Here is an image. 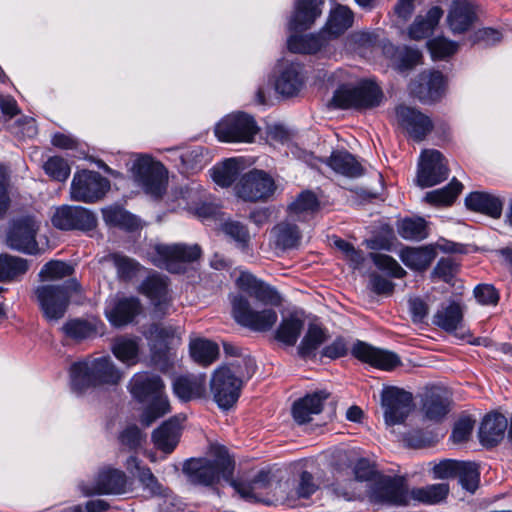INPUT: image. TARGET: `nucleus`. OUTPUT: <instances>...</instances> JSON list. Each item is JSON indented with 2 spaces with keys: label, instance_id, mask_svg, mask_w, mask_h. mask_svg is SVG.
<instances>
[{
  "label": "nucleus",
  "instance_id": "36",
  "mask_svg": "<svg viewBox=\"0 0 512 512\" xmlns=\"http://www.w3.org/2000/svg\"><path fill=\"white\" fill-rule=\"evenodd\" d=\"M379 502L392 506H407L410 503L411 492L396 481L389 480L375 493Z\"/></svg>",
  "mask_w": 512,
  "mask_h": 512
},
{
  "label": "nucleus",
  "instance_id": "63",
  "mask_svg": "<svg viewBox=\"0 0 512 512\" xmlns=\"http://www.w3.org/2000/svg\"><path fill=\"white\" fill-rule=\"evenodd\" d=\"M476 301L480 305L496 306L499 302V293L493 285L479 284L473 291Z\"/></svg>",
  "mask_w": 512,
  "mask_h": 512
},
{
  "label": "nucleus",
  "instance_id": "25",
  "mask_svg": "<svg viewBox=\"0 0 512 512\" xmlns=\"http://www.w3.org/2000/svg\"><path fill=\"white\" fill-rule=\"evenodd\" d=\"M237 282L241 289L246 290L264 305H279L281 303V297L273 287L258 280L250 273H241Z\"/></svg>",
  "mask_w": 512,
  "mask_h": 512
},
{
  "label": "nucleus",
  "instance_id": "43",
  "mask_svg": "<svg viewBox=\"0 0 512 512\" xmlns=\"http://www.w3.org/2000/svg\"><path fill=\"white\" fill-rule=\"evenodd\" d=\"M449 405L450 402L448 398L441 392L431 391L426 395L423 401L422 410L428 420L437 422L447 415L449 412Z\"/></svg>",
  "mask_w": 512,
  "mask_h": 512
},
{
  "label": "nucleus",
  "instance_id": "59",
  "mask_svg": "<svg viewBox=\"0 0 512 512\" xmlns=\"http://www.w3.org/2000/svg\"><path fill=\"white\" fill-rule=\"evenodd\" d=\"M45 173L53 180L64 182L70 175V166L67 161L59 156H52L44 163Z\"/></svg>",
  "mask_w": 512,
  "mask_h": 512
},
{
  "label": "nucleus",
  "instance_id": "32",
  "mask_svg": "<svg viewBox=\"0 0 512 512\" xmlns=\"http://www.w3.org/2000/svg\"><path fill=\"white\" fill-rule=\"evenodd\" d=\"M179 436L180 423L176 418H171L153 432L152 439L158 449L171 453L179 441Z\"/></svg>",
  "mask_w": 512,
  "mask_h": 512
},
{
  "label": "nucleus",
  "instance_id": "45",
  "mask_svg": "<svg viewBox=\"0 0 512 512\" xmlns=\"http://www.w3.org/2000/svg\"><path fill=\"white\" fill-rule=\"evenodd\" d=\"M449 493V485L446 483H437L425 487L414 488L411 490V498L414 501L434 505L446 499Z\"/></svg>",
  "mask_w": 512,
  "mask_h": 512
},
{
  "label": "nucleus",
  "instance_id": "64",
  "mask_svg": "<svg viewBox=\"0 0 512 512\" xmlns=\"http://www.w3.org/2000/svg\"><path fill=\"white\" fill-rule=\"evenodd\" d=\"M119 440L123 446L129 450H136L141 447L145 440V435L136 425L127 426L119 436Z\"/></svg>",
  "mask_w": 512,
  "mask_h": 512
},
{
  "label": "nucleus",
  "instance_id": "34",
  "mask_svg": "<svg viewBox=\"0 0 512 512\" xmlns=\"http://www.w3.org/2000/svg\"><path fill=\"white\" fill-rule=\"evenodd\" d=\"M465 204L472 211L481 212L494 218L499 217L502 212L501 200L485 192L470 193L465 198Z\"/></svg>",
  "mask_w": 512,
  "mask_h": 512
},
{
  "label": "nucleus",
  "instance_id": "37",
  "mask_svg": "<svg viewBox=\"0 0 512 512\" xmlns=\"http://www.w3.org/2000/svg\"><path fill=\"white\" fill-rule=\"evenodd\" d=\"M443 16V10L434 6L426 14V17L418 16L409 27L408 34L413 40H421L428 37Z\"/></svg>",
  "mask_w": 512,
  "mask_h": 512
},
{
  "label": "nucleus",
  "instance_id": "23",
  "mask_svg": "<svg viewBox=\"0 0 512 512\" xmlns=\"http://www.w3.org/2000/svg\"><path fill=\"white\" fill-rule=\"evenodd\" d=\"M477 20L476 7L470 0H453L447 22L454 34H461L470 29Z\"/></svg>",
  "mask_w": 512,
  "mask_h": 512
},
{
  "label": "nucleus",
  "instance_id": "27",
  "mask_svg": "<svg viewBox=\"0 0 512 512\" xmlns=\"http://www.w3.org/2000/svg\"><path fill=\"white\" fill-rule=\"evenodd\" d=\"M304 85L302 68L296 63H287L280 71L275 82L278 93L284 96H294L300 92Z\"/></svg>",
  "mask_w": 512,
  "mask_h": 512
},
{
  "label": "nucleus",
  "instance_id": "22",
  "mask_svg": "<svg viewBox=\"0 0 512 512\" xmlns=\"http://www.w3.org/2000/svg\"><path fill=\"white\" fill-rule=\"evenodd\" d=\"M324 0H296L289 30L298 32L309 29L321 16Z\"/></svg>",
  "mask_w": 512,
  "mask_h": 512
},
{
  "label": "nucleus",
  "instance_id": "38",
  "mask_svg": "<svg viewBox=\"0 0 512 512\" xmlns=\"http://www.w3.org/2000/svg\"><path fill=\"white\" fill-rule=\"evenodd\" d=\"M462 320L463 308L455 301L442 306L433 317V323L447 332L457 330L461 326Z\"/></svg>",
  "mask_w": 512,
  "mask_h": 512
},
{
  "label": "nucleus",
  "instance_id": "62",
  "mask_svg": "<svg viewBox=\"0 0 512 512\" xmlns=\"http://www.w3.org/2000/svg\"><path fill=\"white\" fill-rule=\"evenodd\" d=\"M176 334L175 329L172 326H162L154 324L148 331V338L153 342V350L156 349L157 344L160 346V350L167 348L169 342L174 339Z\"/></svg>",
  "mask_w": 512,
  "mask_h": 512
},
{
  "label": "nucleus",
  "instance_id": "18",
  "mask_svg": "<svg viewBox=\"0 0 512 512\" xmlns=\"http://www.w3.org/2000/svg\"><path fill=\"white\" fill-rule=\"evenodd\" d=\"M129 489L125 473L118 469L106 468L101 470L93 486H81L82 492L89 496L93 494H123Z\"/></svg>",
  "mask_w": 512,
  "mask_h": 512
},
{
  "label": "nucleus",
  "instance_id": "49",
  "mask_svg": "<svg viewBox=\"0 0 512 512\" xmlns=\"http://www.w3.org/2000/svg\"><path fill=\"white\" fill-rule=\"evenodd\" d=\"M27 270V260L10 255L0 256V282L16 280Z\"/></svg>",
  "mask_w": 512,
  "mask_h": 512
},
{
  "label": "nucleus",
  "instance_id": "40",
  "mask_svg": "<svg viewBox=\"0 0 512 512\" xmlns=\"http://www.w3.org/2000/svg\"><path fill=\"white\" fill-rule=\"evenodd\" d=\"M243 170V161L239 158H230L215 165L211 171L213 181L221 187H229Z\"/></svg>",
  "mask_w": 512,
  "mask_h": 512
},
{
  "label": "nucleus",
  "instance_id": "41",
  "mask_svg": "<svg viewBox=\"0 0 512 512\" xmlns=\"http://www.w3.org/2000/svg\"><path fill=\"white\" fill-rule=\"evenodd\" d=\"M326 33L323 30L318 34L303 36H291L288 39V49L294 53L313 54L318 52L327 42Z\"/></svg>",
  "mask_w": 512,
  "mask_h": 512
},
{
  "label": "nucleus",
  "instance_id": "21",
  "mask_svg": "<svg viewBox=\"0 0 512 512\" xmlns=\"http://www.w3.org/2000/svg\"><path fill=\"white\" fill-rule=\"evenodd\" d=\"M140 312L141 304L135 297L115 299L105 307V315L115 327H122L131 323Z\"/></svg>",
  "mask_w": 512,
  "mask_h": 512
},
{
  "label": "nucleus",
  "instance_id": "19",
  "mask_svg": "<svg viewBox=\"0 0 512 512\" xmlns=\"http://www.w3.org/2000/svg\"><path fill=\"white\" fill-rule=\"evenodd\" d=\"M351 353L361 362L382 370H392L401 364L397 354L373 347L363 341H357L353 345Z\"/></svg>",
  "mask_w": 512,
  "mask_h": 512
},
{
  "label": "nucleus",
  "instance_id": "58",
  "mask_svg": "<svg viewBox=\"0 0 512 512\" xmlns=\"http://www.w3.org/2000/svg\"><path fill=\"white\" fill-rule=\"evenodd\" d=\"M109 260L112 261L117 269L119 278L124 280L132 279L140 268L139 263L135 260L119 253L109 255Z\"/></svg>",
  "mask_w": 512,
  "mask_h": 512
},
{
  "label": "nucleus",
  "instance_id": "2",
  "mask_svg": "<svg viewBox=\"0 0 512 512\" xmlns=\"http://www.w3.org/2000/svg\"><path fill=\"white\" fill-rule=\"evenodd\" d=\"M129 391L137 401L148 402L141 415V423L144 426H150L158 418L170 412L165 385L158 375L149 372L135 374L130 380Z\"/></svg>",
  "mask_w": 512,
  "mask_h": 512
},
{
  "label": "nucleus",
  "instance_id": "46",
  "mask_svg": "<svg viewBox=\"0 0 512 512\" xmlns=\"http://www.w3.org/2000/svg\"><path fill=\"white\" fill-rule=\"evenodd\" d=\"M190 354L194 361L207 366L214 362L219 354L216 343L206 339H195L190 342Z\"/></svg>",
  "mask_w": 512,
  "mask_h": 512
},
{
  "label": "nucleus",
  "instance_id": "15",
  "mask_svg": "<svg viewBox=\"0 0 512 512\" xmlns=\"http://www.w3.org/2000/svg\"><path fill=\"white\" fill-rule=\"evenodd\" d=\"M51 221L54 227L66 231H90L97 225V218L90 210L81 206L70 205L56 208Z\"/></svg>",
  "mask_w": 512,
  "mask_h": 512
},
{
  "label": "nucleus",
  "instance_id": "47",
  "mask_svg": "<svg viewBox=\"0 0 512 512\" xmlns=\"http://www.w3.org/2000/svg\"><path fill=\"white\" fill-rule=\"evenodd\" d=\"M326 340V332L321 327L310 325L298 347L299 355L303 358L314 357L317 349Z\"/></svg>",
  "mask_w": 512,
  "mask_h": 512
},
{
  "label": "nucleus",
  "instance_id": "33",
  "mask_svg": "<svg viewBox=\"0 0 512 512\" xmlns=\"http://www.w3.org/2000/svg\"><path fill=\"white\" fill-rule=\"evenodd\" d=\"M326 164L336 173L356 178L363 174L361 164L347 151H334L326 160Z\"/></svg>",
  "mask_w": 512,
  "mask_h": 512
},
{
  "label": "nucleus",
  "instance_id": "35",
  "mask_svg": "<svg viewBox=\"0 0 512 512\" xmlns=\"http://www.w3.org/2000/svg\"><path fill=\"white\" fill-rule=\"evenodd\" d=\"M353 20L352 10L347 6L338 4L330 11L323 32L330 37H338L352 26Z\"/></svg>",
  "mask_w": 512,
  "mask_h": 512
},
{
  "label": "nucleus",
  "instance_id": "12",
  "mask_svg": "<svg viewBox=\"0 0 512 512\" xmlns=\"http://www.w3.org/2000/svg\"><path fill=\"white\" fill-rule=\"evenodd\" d=\"M257 132L253 117L242 112L226 116L215 128V135L222 142H252Z\"/></svg>",
  "mask_w": 512,
  "mask_h": 512
},
{
  "label": "nucleus",
  "instance_id": "54",
  "mask_svg": "<svg viewBox=\"0 0 512 512\" xmlns=\"http://www.w3.org/2000/svg\"><path fill=\"white\" fill-rule=\"evenodd\" d=\"M221 231L231 238L237 246L245 250L249 246L250 234L247 227L239 221L228 220L221 224Z\"/></svg>",
  "mask_w": 512,
  "mask_h": 512
},
{
  "label": "nucleus",
  "instance_id": "52",
  "mask_svg": "<svg viewBox=\"0 0 512 512\" xmlns=\"http://www.w3.org/2000/svg\"><path fill=\"white\" fill-rule=\"evenodd\" d=\"M64 333L75 340H83L95 336L98 333L97 323L87 320H70L63 326Z\"/></svg>",
  "mask_w": 512,
  "mask_h": 512
},
{
  "label": "nucleus",
  "instance_id": "51",
  "mask_svg": "<svg viewBox=\"0 0 512 512\" xmlns=\"http://www.w3.org/2000/svg\"><path fill=\"white\" fill-rule=\"evenodd\" d=\"M304 323L296 317H288L282 319L276 330V339L288 346H293L303 329Z\"/></svg>",
  "mask_w": 512,
  "mask_h": 512
},
{
  "label": "nucleus",
  "instance_id": "6",
  "mask_svg": "<svg viewBox=\"0 0 512 512\" xmlns=\"http://www.w3.org/2000/svg\"><path fill=\"white\" fill-rule=\"evenodd\" d=\"M134 182L152 198L159 199L166 192L168 172L149 156H139L131 168Z\"/></svg>",
  "mask_w": 512,
  "mask_h": 512
},
{
  "label": "nucleus",
  "instance_id": "13",
  "mask_svg": "<svg viewBox=\"0 0 512 512\" xmlns=\"http://www.w3.org/2000/svg\"><path fill=\"white\" fill-rule=\"evenodd\" d=\"M39 224L31 216H21L11 222L8 234L7 245L16 251L35 255L40 252L36 235Z\"/></svg>",
  "mask_w": 512,
  "mask_h": 512
},
{
  "label": "nucleus",
  "instance_id": "14",
  "mask_svg": "<svg viewBox=\"0 0 512 512\" xmlns=\"http://www.w3.org/2000/svg\"><path fill=\"white\" fill-rule=\"evenodd\" d=\"M381 405L387 425L393 426L405 421L413 408V397L397 387H387L381 394Z\"/></svg>",
  "mask_w": 512,
  "mask_h": 512
},
{
  "label": "nucleus",
  "instance_id": "20",
  "mask_svg": "<svg viewBox=\"0 0 512 512\" xmlns=\"http://www.w3.org/2000/svg\"><path fill=\"white\" fill-rule=\"evenodd\" d=\"M141 292L146 295L154 306L156 317H163L170 307L167 278L159 274H152L141 284Z\"/></svg>",
  "mask_w": 512,
  "mask_h": 512
},
{
  "label": "nucleus",
  "instance_id": "9",
  "mask_svg": "<svg viewBox=\"0 0 512 512\" xmlns=\"http://www.w3.org/2000/svg\"><path fill=\"white\" fill-rule=\"evenodd\" d=\"M232 312L237 323L258 332L270 330L278 319L277 312L273 308H253L241 295L233 298Z\"/></svg>",
  "mask_w": 512,
  "mask_h": 512
},
{
  "label": "nucleus",
  "instance_id": "60",
  "mask_svg": "<svg viewBox=\"0 0 512 512\" xmlns=\"http://www.w3.org/2000/svg\"><path fill=\"white\" fill-rule=\"evenodd\" d=\"M370 258L380 270L386 271L393 278H403L406 271L389 255L370 253Z\"/></svg>",
  "mask_w": 512,
  "mask_h": 512
},
{
  "label": "nucleus",
  "instance_id": "44",
  "mask_svg": "<svg viewBox=\"0 0 512 512\" xmlns=\"http://www.w3.org/2000/svg\"><path fill=\"white\" fill-rule=\"evenodd\" d=\"M462 189V183L453 178L447 186L427 192L424 200L433 206H450Z\"/></svg>",
  "mask_w": 512,
  "mask_h": 512
},
{
  "label": "nucleus",
  "instance_id": "61",
  "mask_svg": "<svg viewBox=\"0 0 512 512\" xmlns=\"http://www.w3.org/2000/svg\"><path fill=\"white\" fill-rule=\"evenodd\" d=\"M428 49L433 59H445L453 55L458 44L444 37H437L427 42Z\"/></svg>",
  "mask_w": 512,
  "mask_h": 512
},
{
  "label": "nucleus",
  "instance_id": "56",
  "mask_svg": "<svg viewBox=\"0 0 512 512\" xmlns=\"http://www.w3.org/2000/svg\"><path fill=\"white\" fill-rule=\"evenodd\" d=\"M318 208V200L316 196L310 192H302L297 199L289 206L291 216L304 218L305 214L312 213Z\"/></svg>",
  "mask_w": 512,
  "mask_h": 512
},
{
  "label": "nucleus",
  "instance_id": "28",
  "mask_svg": "<svg viewBox=\"0 0 512 512\" xmlns=\"http://www.w3.org/2000/svg\"><path fill=\"white\" fill-rule=\"evenodd\" d=\"M384 55L391 60L392 66L404 72L421 64L422 54L418 49L411 47H395L392 44H385L383 47Z\"/></svg>",
  "mask_w": 512,
  "mask_h": 512
},
{
  "label": "nucleus",
  "instance_id": "30",
  "mask_svg": "<svg viewBox=\"0 0 512 512\" xmlns=\"http://www.w3.org/2000/svg\"><path fill=\"white\" fill-rule=\"evenodd\" d=\"M174 394L182 401L200 398L206 391L205 375H185L173 382Z\"/></svg>",
  "mask_w": 512,
  "mask_h": 512
},
{
  "label": "nucleus",
  "instance_id": "26",
  "mask_svg": "<svg viewBox=\"0 0 512 512\" xmlns=\"http://www.w3.org/2000/svg\"><path fill=\"white\" fill-rule=\"evenodd\" d=\"M329 397L325 391L308 394L296 401L292 408V415L298 424H304L312 420L313 415L319 414L323 409L324 401Z\"/></svg>",
  "mask_w": 512,
  "mask_h": 512
},
{
  "label": "nucleus",
  "instance_id": "4",
  "mask_svg": "<svg viewBox=\"0 0 512 512\" xmlns=\"http://www.w3.org/2000/svg\"><path fill=\"white\" fill-rule=\"evenodd\" d=\"M384 94L372 80L362 79L355 84L344 83L335 90L331 104L340 109L368 110L382 103Z\"/></svg>",
  "mask_w": 512,
  "mask_h": 512
},
{
  "label": "nucleus",
  "instance_id": "16",
  "mask_svg": "<svg viewBox=\"0 0 512 512\" xmlns=\"http://www.w3.org/2000/svg\"><path fill=\"white\" fill-rule=\"evenodd\" d=\"M449 169L445 157L437 150H425L421 154L417 172V184L422 188L435 186L446 180Z\"/></svg>",
  "mask_w": 512,
  "mask_h": 512
},
{
  "label": "nucleus",
  "instance_id": "8",
  "mask_svg": "<svg viewBox=\"0 0 512 512\" xmlns=\"http://www.w3.org/2000/svg\"><path fill=\"white\" fill-rule=\"evenodd\" d=\"M201 253V248L197 244L176 243L155 245L148 255L155 266L172 273H180L185 264L199 259Z\"/></svg>",
  "mask_w": 512,
  "mask_h": 512
},
{
  "label": "nucleus",
  "instance_id": "31",
  "mask_svg": "<svg viewBox=\"0 0 512 512\" xmlns=\"http://www.w3.org/2000/svg\"><path fill=\"white\" fill-rule=\"evenodd\" d=\"M271 485V475L269 472L260 471L250 482H243L232 478L231 486L244 499H254L264 501L261 497V491L267 490Z\"/></svg>",
  "mask_w": 512,
  "mask_h": 512
},
{
  "label": "nucleus",
  "instance_id": "17",
  "mask_svg": "<svg viewBox=\"0 0 512 512\" xmlns=\"http://www.w3.org/2000/svg\"><path fill=\"white\" fill-rule=\"evenodd\" d=\"M395 113L398 125L415 141H422L433 129L431 119L416 108L399 105Z\"/></svg>",
  "mask_w": 512,
  "mask_h": 512
},
{
  "label": "nucleus",
  "instance_id": "1",
  "mask_svg": "<svg viewBox=\"0 0 512 512\" xmlns=\"http://www.w3.org/2000/svg\"><path fill=\"white\" fill-rule=\"evenodd\" d=\"M256 371L252 358H239L217 368L210 381L213 398L219 408L227 410L234 406L240 397L244 382Z\"/></svg>",
  "mask_w": 512,
  "mask_h": 512
},
{
  "label": "nucleus",
  "instance_id": "42",
  "mask_svg": "<svg viewBox=\"0 0 512 512\" xmlns=\"http://www.w3.org/2000/svg\"><path fill=\"white\" fill-rule=\"evenodd\" d=\"M275 244L281 249L296 248L301 241V231L298 226L289 221H283L273 227L271 231Z\"/></svg>",
  "mask_w": 512,
  "mask_h": 512
},
{
  "label": "nucleus",
  "instance_id": "53",
  "mask_svg": "<svg viewBox=\"0 0 512 512\" xmlns=\"http://www.w3.org/2000/svg\"><path fill=\"white\" fill-rule=\"evenodd\" d=\"M456 478L465 490L473 493L478 488L480 481V471L478 465L473 462L460 461Z\"/></svg>",
  "mask_w": 512,
  "mask_h": 512
},
{
  "label": "nucleus",
  "instance_id": "55",
  "mask_svg": "<svg viewBox=\"0 0 512 512\" xmlns=\"http://www.w3.org/2000/svg\"><path fill=\"white\" fill-rule=\"evenodd\" d=\"M398 233L408 240H422L427 236L424 219H404L398 224Z\"/></svg>",
  "mask_w": 512,
  "mask_h": 512
},
{
  "label": "nucleus",
  "instance_id": "48",
  "mask_svg": "<svg viewBox=\"0 0 512 512\" xmlns=\"http://www.w3.org/2000/svg\"><path fill=\"white\" fill-rule=\"evenodd\" d=\"M113 354L120 361L128 365H134L138 359L139 344L137 338L119 337L112 345Z\"/></svg>",
  "mask_w": 512,
  "mask_h": 512
},
{
  "label": "nucleus",
  "instance_id": "29",
  "mask_svg": "<svg viewBox=\"0 0 512 512\" xmlns=\"http://www.w3.org/2000/svg\"><path fill=\"white\" fill-rule=\"evenodd\" d=\"M508 421L505 416L499 413L487 415L480 426L479 438L485 446H495L504 437Z\"/></svg>",
  "mask_w": 512,
  "mask_h": 512
},
{
  "label": "nucleus",
  "instance_id": "7",
  "mask_svg": "<svg viewBox=\"0 0 512 512\" xmlns=\"http://www.w3.org/2000/svg\"><path fill=\"white\" fill-rule=\"evenodd\" d=\"M78 288L76 280H69L61 285H40L34 290V294L44 316L48 320H58L64 316L70 298Z\"/></svg>",
  "mask_w": 512,
  "mask_h": 512
},
{
  "label": "nucleus",
  "instance_id": "11",
  "mask_svg": "<svg viewBox=\"0 0 512 512\" xmlns=\"http://www.w3.org/2000/svg\"><path fill=\"white\" fill-rule=\"evenodd\" d=\"M110 189V182L98 172L82 170L73 176L70 188L74 201L94 203L104 197Z\"/></svg>",
  "mask_w": 512,
  "mask_h": 512
},
{
  "label": "nucleus",
  "instance_id": "10",
  "mask_svg": "<svg viewBox=\"0 0 512 512\" xmlns=\"http://www.w3.org/2000/svg\"><path fill=\"white\" fill-rule=\"evenodd\" d=\"M276 189L272 176L258 169L245 173L235 186L237 196L249 202H266L273 197Z\"/></svg>",
  "mask_w": 512,
  "mask_h": 512
},
{
  "label": "nucleus",
  "instance_id": "24",
  "mask_svg": "<svg viewBox=\"0 0 512 512\" xmlns=\"http://www.w3.org/2000/svg\"><path fill=\"white\" fill-rule=\"evenodd\" d=\"M446 81L439 71H424L419 76L418 84L412 91L422 102H434L445 92Z\"/></svg>",
  "mask_w": 512,
  "mask_h": 512
},
{
  "label": "nucleus",
  "instance_id": "39",
  "mask_svg": "<svg viewBox=\"0 0 512 512\" xmlns=\"http://www.w3.org/2000/svg\"><path fill=\"white\" fill-rule=\"evenodd\" d=\"M401 261L410 269L425 270L436 256L435 249L432 247L410 248L406 247L400 252Z\"/></svg>",
  "mask_w": 512,
  "mask_h": 512
},
{
  "label": "nucleus",
  "instance_id": "57",
  "mask_svg": "<svg viewBox=\"0 0 512 512\" xmlns=\"http://www.w3.org/2000/svg\"><path fill=\"white\" fill-rule=\"evenodd\" d=\"M73 271L74 269L71 265L63 261L52 260L42 267L39 273V277L43 281L59 280L70 276Z\"/></svg>",
  "mask_w": 512,
  "mask_h": 512
},
{
  "label": "nucleus",
  "instance_id": "3",
  "mask_svg": "<svg viewBox=\"0 0 512 512\" xmlns=\"http://www.w3.org/2000/svg\"><path fill=\"white\" fill-rule=\"evenodd\" d=\"M110 357L87 358L73 363L70 367L71 388L77 394L91 387L117 385L122 379Z\"/></svg>",
  "mask_w": 512,
  "mask_h": 512
},
{
  "label": "nucleus",
  "instance_id": "5",
  "mask_svg": "<svg viewBox=\"0 0 512 512\" xmlns=\"http://www.w3.org/2000/svg\"><path fill=\"white\" fill-rule=\"evenodd\" d=\"M234 466L226 450L219 447L215 460L190 459L184 463L183 472L192 484L210 486L222 478L231 485Z\"/></svg>",
  "mask_w": 512,
  "mask_h": 512
},
{
  "label": "nucleus",
  "instance_id": "50",
  "mask_svg": "<svg viewBox=\"0 0 512 512\" xmlns=\"http://www.w3.org/2000/svg\"><path fill=\"white\" fill-rule=\"evenodd\" d=\"M103 219L109 226L120 227L132 231L138 227V220L120 207L102 209Z\"/></svg>",
  "mask_w": 512,
  "mask_h": 512
}]
</instances>
